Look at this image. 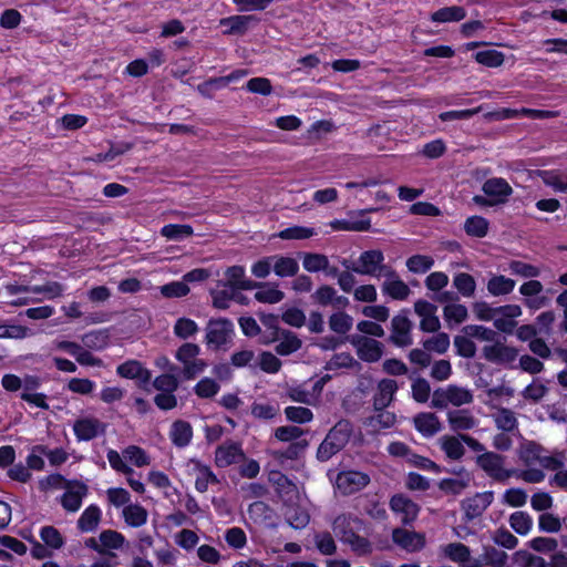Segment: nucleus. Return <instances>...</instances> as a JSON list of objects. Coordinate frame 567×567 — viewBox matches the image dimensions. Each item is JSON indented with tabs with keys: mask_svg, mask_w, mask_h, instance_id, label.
<instances>
[{
	"mask_svg": "<svg viewBox=\"0 0 567 567\" xmlns=\"http://www.w3.org/2000/svg\"><path fill=\"white\" fill-rule=\"evenodd\" d=\"M205 342L208 349H226L235 334L234 323L226 318L210 319L205 329Z\"/></svg>",
	"mask_w": 567,
	"mask_h": 567,
	"instance_id": "nucleus-2",
	"label": "nucleus"
},
{
	"mask_svg": "<svg viewBox=\"0 0 567 567\" xmlns=\"http://www.w3.org/2000/svg\"><path fill=\"white\" fill-rule=\"evenodd\" d=\"M384 255L379 249H370L360 254L353 272L361 276L381 278L391 268L384 262Z\"/></svg>",
	"mask_w": 567,
	"mask_h": 567,
	"instance_id": "nucleus-6",
	"label": "nucleus"
},
{
	"mask_svg": "<svg viewBox=\"0 0 567 567\" xmlns=\"http://www.w3.org/2000/svg\"><path fill=\"white\" fill-rule=\"evenodd\" d=\"M87 493V486L79 481H72L70 488L61 497V505L69 512H76L82 504V498Z\"/></svg>",
	"mask_w": 567,
	"mask_h": 567,
	"instance_id": "nucleus-27",
	"label": "nucleus"
},
{
	"mask_svg": "<svg viewBox=\"0 0 567 567\" xmlns=\"http://www.w3.org/2000/svg\"><path fill=\"white\" fill-rule=\"evenodd\" d=\"M516 281L504 275H493L486 285L489 295L494 297L506 296L513 292Z\"/></svg>",
	"mask_w": 567,
	"mask_h": 567,
	"instance_id": "nucleus-31",
	"label": "nucleus"
},
{
	"mask_svg": "<svg viewBox=\"0 0 567 567\" xmlns=\"http://www.w3.org/2000/svg\"><path fill=\"white\" fill-rule=\"evenodd\" d=\"M370 481V476L364 472L342 471L336 477V487L342 495H351L368 486Z\"/></svg>",
	"mask_w": 567,
	"mask_h": 567,
	"instance_id": "nucleus-7",
	"label": "nucleus"
},
{
	"mask_svg": "<svg viewBox=\"0 0 567 567\" xmlns=\"http://www.w3.org/2000/svg\"><path fill=\"white\" fill-rule=\"evenodd\" d=\"M466 17V10L460 6L444 7L431 14V20L436 23L458 22Z\"/></svg>",
	"mask_w": 567,
	"mask_h": 567,
	"instance_id": "nucleus-36",
	"label": "nucleus"
},
{
	"mask_svg": "<svg viewBox=\"0 0 567 567\" xmlns=\"http://www.w3.org/2000/svg\"><path fill=\"white\" fill-rule=\"evenodd\" d=\"M316 548L324 556H331L337 551V544L329 532H319L313 536Z\"/></svg>",
	"mask_w": 567,
	"mask_h": 567,
	"instance_id": "nucleus-49",
	"label": "nucleus"
},
{
	"mask_svg": "<svg viewBox=\"0 0 567 567\" xmlns=\"http://www.w3.org/2000/svg\"><path fill=\"white\" fill-rule=\"evenodd\" d=\"M483 357L492 363L508 365L518 357V350L509 347L499 340H495L492 344L483 348Z\"/></svg>",
	"mask_w": 567,
	"mask_h": 567,
	"instance_id": "nucleus-9",
	"label": "nucleus"
},
{
	"mask_svg": "<svg viewBox=\"0 0 567 567\" xmlns=\"http://www.w3.org/2000/svg\"><path fill=\"white\" fill-rule=\"evenodd\" d=\"M488 220L482 216H471L464 223V230L468 236L483 238L488 231Z\"/></svg>",
	"mask_w": 567,
	"mask_h": 567,
	"instance_id": "nucleus-43",
	"label": "nucleus"
},
{
	"mask_svg": "<svg viewBox=\"0 0 567 567\" xmlns=\"http://www.w3.org/2000/svg\"><path fill=\"white\" fill-rule=\"evenodd\" d=\"M73 431L79 441H91L104 432V424L95 417H83L74 422Z\"/></svg>",
	"mask_w": 567,
	"mask_h": 567,
	"instance_id": "nucleus-22",
	"label": "nucleus"
},
{
	"mask_svg": "<svg viewBox=\"0 0 567 567\" xmlns=\"http://www.w3.org/2000/svg\"><path fill=\"white\" fill-rule=\"evenodd\" d=\"M199 346L195 343H183L175 353V359L183 365V377L186 380H193L203 373L208 367L207 362L199 359Z\"/></svg>",
	"mask_w": 567,
	"mask_h": 567,
	"instance_id": "nucleus-3",
	"label": "nucleus"
},
{
	"mask_svg": "<svg viewBox=\"0 0 567 567\" xmlns=\"http://www.w3.org/2000/svg\"><path fill=\"white\" fill-rule=\"evenodd\" d=\"M392 540L395 545L410 553L421 550L425 545V537L423 534L404 528L393 529Z\"/></svg>",
	"mask_w": 567,
	"mask_h": 567,
	"instance_id": "nucleus-20",
	"label": "nucleus"
},
{
	"mask_svg": "<svg viewBox=\"0 0 567 567\" xmlns=\"http://www.w3.org/2000/svg\"><path fill=\"white\" fill-rule=\"evenodd\" d=\"M482 190L495 205L506 204L513 194L512 186L502 177L486 179L482 185Z\"/></svg>",
	"mask_w": 567,
	"mask_h": 567,
	"instance_id": "nucleus-12",
	"label": "nucleus"
},
{
	"mask_svg": "<svg viewBox=\"0 0 567 567\" xmlns=\"http://www.w3.org/2000/svg\"><path fill=\"white\" fill-rule=\"evenodd\" d=\"M375 414L365 420V425L373 432H379L384 429H390L396 423V415L393 412L383 410H375Z\"/></svg>",
	"mask_w": 567,
	"mask_h": 567,
	"instance_id": "nucleus-34",
	"label": "nucleus"
},
{
	"mask_svg": "<svg viewBox=\"0 0 567 567\" xmlns=\"http://www.w3.org/2000/svg\"><path fill=\"white\" fill-rule=\"evenodd\" d=\"M174 540L177 546L189 551L198 545L199 537L194 530L184 528L174 535Z\"/></svg>",
	"mask_w": 567,
	"mask_h": 567,
	"instance_id": "nucleus-60",
	"label": "nucleus"
},
{
	"mask_svg": "<svg viewBox=\"0 0 567 567\" xmlns=\"http://www.w3.org/2000/svg\"><path fill=\"white\" fill-rule=\"evenodd\" d=\"M446 558L454 563L462 564L463 567H481L477 559L471 560L470 548L462 543H451L442 548Z\"/></svg>",
	"mask_w": 567,
	"mask_h": 567,
	"instance_id": "nucleus-23",
	"label": "nucleus"
},
{
	"mask_svg": "<svg viewBox=\"0 0 567 567\" xmlns=\"http://www.w3.org/2000/svg\"><path fill=\"white\" fill-rule=\"evenodd\" d=\"M467 308L458 302L450 303L443 308V317L447 322L460 324L467 319Z\"/></svg>",
	"mask_w": 567,
	"mask_h": 567,
	"instance_id": "nucleus-50",
	"label": "nucleus"
},
{
	"mask_svg": "<svg viewBox=\"0 0 567 567\" xmlns=\"http://www.w3.org/2000/svg\"><path fill=\"white\" fill-rule=\"evenodd\" d=\"M272 341L277 342L275 351L279 355H289L298 351L302 346L298 336L289 330L276 329V336L272 338Z\"/></svg>",
	"mask_w": 567,
	"mask_h": 567,
	"instance_id": "nucleus-25",
	"label": "nucleus"
},
{
	"mask_svg": "<svg viewBox=\"0 0 567 567\" xmlns=\"http://www.w3.org/2000/svg\"><path fill=\"white\" fill-rule=\"evenodd\" d=\"M101 511L97 506L91 505L89 506L80 516L78 520V527L82 532H92L94 530L100 522Z\"/></svg>",
	"mask_w": 567,
	"mask_h": 567,
	"instance_id": "nucleus-42",
	"label": "nucleus"
},
{
	"mask_svg": "<svg viewBox=\"0 0 567 567\" xmlns=\"http://www.w3.org/2000/svg\"><path fill=\"white\" fill-rule=\"evenodd\" d=\"M40 537L44 545L52 549H60L64 545L63 536L54 526H43Z\"/></svg>",
	"mask_w": 567,
	"mask_h": 567,
	"instance_id": "nucleus-57",
	"label": "nucleus"
},
{
	"mask_svg": "<svg viewBox=\"0 0 567 567\" xmlns=\"http://www.w3.org/2000/svg\"><path fill=\"white\" fill-rule=\"evenodd\" d=\"M476 465L492 480L505 483L514 476L515 470L505 468V457L495 452H484L476 456Z\"/></svg>",
	"mask_w": 567,
	"mask_h": 567,
	"instance_id": "nucleus-5",
	"label": "nucleus"
},
{
	"mask_svg": "<svg viewBox=\"0 0 567 567\" xmlns=\"http://www.w3.org/2000/svg\"><path fill=\"white\" fill-rule=\"evenodd\" d=\"M398 391V383L393 379H383L378 383L377 391L373 395L374 410L386 409Z\"/></svg>",
	"mask_w": 567,
	"mask_h": 567,
	"instance_id": "nucleus-24",
	"label": "nucleus"
},
{
	"mask_svg": "<svg viewBox=\"0 0 567 567\" xmlns=\"http://www.w3.org/2000/svg\"><path fill=\"white\" fill-rule=\"evenodd\" d=\"M464 333L470 338H475L485 342H494L497 338V332L491 328L478 326V324H468L463 328Z\"/></svg>",
	"mask_w": 567,
	"mask_h": 567,
	"instance_id": "nucleus-54",
	"label": "nucleus"
},
{
	"mask_svg": "<svg viewBox=\"0 0 567 567\" xmlns=\"http://www.w3.org/2000/svg\"><path fill=\"white\" fill-rule=\"evenodd\" d=\"M110 336L105 330L91 331L82 337L84 347L92 350H102L107 347Z\"/></svg>",
	"mask_w": 567,
	"mask_h": 567,
	"instance_id": "nucleus-47",
	"label": "nucleus"
},
{
	"mask_svg": "<svg viewBox=\"0 0 567 567\" xmlns=\"http://www.w3.org/2000/svg\"><path fill=\"white\" fill-rule=\"evenodd\" d=\"M412 398L419 403H425L431 395V385L424 378H416L411 384Z\"/></svg>",
	"mask_w": 567,
	"mask_h": 567,
	"instance_id": "nucleus-62",
	"label": "nucleus"
},
{
	"mask_svg": "<svg viewBox=\"0 0 567 567\" xmlns=\"http://www.w3.org/2000/svg\"><path fill=\"white\" fill-rule=\"evenodd\" d=\"M313 303L321 307L331 306L336 309H344L350 301L346 296L338 295V291L330 285H321L311 295Z\"/></svg>",
	"mask_w": 567,
	"mask_h": 567,
	"instance_id": "nucleus-13",
	"label": "nucleus"
},
{
	"mask_svg": "<svg viewBox=\"0 0 567 567\" xmlns=\"http://www.w3.org/2000/svg\"><path fill=\"white\" fill-rule=\"evenodd\" d=\"M390 507L394 513L402 515L401 520L405 525L414 522L420 512L419 505L403 494L393 495Z\"/></svg>",
	"mask_w": 567,
	"mask_h": 567,
	"instance_id": "nucleus-21",
	"label": "nucleus"
},
{
	"mask_svg": "<svg viewBox=\"0 0 567 567\" xmlns=\"http://www.w3.org/2000/svg\"><path fill=\"white\" fill-rule=\"evenodd\" d=\"M303 430L295 425L279 426L274 431V436L279 442L292 443L300 441Z\"/></svg>",
	"mask_w": 567,
	"mask_h": 567,
	"instance_id": "nucleus-59",
	"label": "nucleus"
},
{
	"mask_svg": "<svg viewBox=\"0 0 567 567\" xmlns=\"http://www.w3.org/2000/svg\"><path fill=\"white\" fill-rule=\"evenodd\" d=\"M272 270L278 277H293L299 271L298 261L288 256L274 255L272 256Z\"/></svg>",
	"mask_w": 567,
	"mask_h": 567,
	"instance_id": "nucleus-32",
	"label": "nucleus"
},
{
	"mask_svg": "<svg viewBox=\"0 0 567 567\" xmlns=\"http://www.w3.org/2000/svg\"><path fill=\"white\" fill-rule=\"evenodd\" d=\"M285 298V292L276 286L262 282V286L255 293V299L262 303H278Z\"/></svg>",
	"mask_w": 567,
	"mask_h": 567,
	"instance_id": "nucleus-40",
	"label": "nucleus"
},
{
	"mask_svg": "<svg viewBox=\"0 0 567 567\" xmlns=\"http://www.w3.org/2000/svg\"><path fill=\"white\" fill-rule=\"evenodd\" d=\"M254 16H233L220 20V24L227 27L226 33H244L248 29L251 21H255Z\"/></svg>",
	"mask_w": 567,
	"mask_h": 567,
	"instance_id": "nucleus-41",
	"label": "nucleus"
},
{
	"mask_svg": "<svg viewBox=\"0 0 567 567\" xmlns=\"http://www.w3.org/2000/svg\"><path fill=\"white\" fill-rule=\"evenodd\" d=\"M225 542L230 548L243 549L247 545V536L243 528L231 527L224 534Z\"/></svg>",
	"mask_w": 567,
	"mask_h": 567,
	"instance_id": "nucleus-63",
	"label": "nucleus"
},
{
	"mask_svg": "<svg viewBox=\"0 0 567 567\" xmlns=\"http://www.w3.org/2000/svg\"><path fill=\"white\" fill-rule=\"evenodd\" d=\"M364 520L353 513L337 515L331 528L338 539L348 546L358 556H368L373 551V545L369 538L359 534L364 528Z\"/></svg>",
	"mask_w": 567,
	"mask_h": 567,
	"instance_id": "nucleus-1",
	"label": "nucleus"
},
{
	"mask_svg": "<svg viewBox=\"0 0 567 567\" xmlns=\"http://www.w3.org/2000/svg\"><path fill=\"white\" fill-rule=\"evenodd\" d=\"M414 311L421 318L420 329L424 332H437L441 328L440 319L436 315L437 307L423 299L414 302Z\"/></svg>",
	"mask_w": 567,
	"mask_h": 567,
	"instance_id": "nucleus-10",
	"label": "nucleus"
},
{
	"mask_svg": "<svg viewBox=\"0 0 567 567\" xmlns=\"http://www.w3.org/2000/svg\"><path fill=\"white\" fill-rule=\"evenodd\" d=\"M492 417L496 427L503 432H513L518 427L515 413L507 408H498Z\"/></svg>",
	"mask_w": 567,
	"mask_h": 567,
	"instance_id": "nucleus-37",
	"label": "nucleus"
},
{
	"mask_svg": "<svg viewBox=\"0 0 567 567\" xmlns=\"http://www.w3.org/2000/svg\"><path fill=\"white\" fill-rule=\"evenodd\" d=\"M213 306L217 309H228L230 302L236 298V288L231 285L219 281L215 289L210 290Z\"/></svg>",
	"mask_w": 567,
	"mask_h": 567,
	"instance_id": "nucleus-30",
	"label": "nucleus"
},
{
	"mask_svg": "<svg viewBox=\"0 0 567 567\" xmlns=\"http://www.w3.org/2000/svg\"><path fill=\"white\" fill-rule=\"evenodd\" d=\"M285 415L288 421L298 424L309 423L313 419L312 411L305 406H287L285 409Z\"/></svg>",
	"mask_w": 567,
	"mask_h": 567,
	"instance_id": "nucleus-58",
	"label": "nucleus"
},
{
	"mask_svg": "<svg viewBox=\"0 0 567 567\" xmlns=\"http://www.w3.org/2000/svg\"><path fill=\"white\" fill-rule=\"evenodd\" d=\"M545 185L554 188L556 192L567 193V175L556 171H545L540 174Z\"/></svg>",
	"mask_w": 567,
	"mask_h": 567,
	"instance_id": "nucleus-56",
	"label": "nucleus"
},
{
	"mask_svg": "<svg viewBox=\"0 0 567 567\" xmlns=\"http://www.w3.org/2000/svg\"><path fill=\"white\" fill-rule=\"evenodd\" d=\"M446 420L453 432L462 434V432L474 430L478 426L480 420L473 415L467 409L451 410L446 413Z\"/></svg>",
	"mask_w": 567,
	"mask_h": 567,
	"instance_id": "nucleus-16",
	"label": "nucleus"
},
{
	"mask_svg": "<svg viewBox=\"0 0 567 567\" xmlns=\"http://www.w3.org/2000/svg\"><path fill=\"white\" fill-rule=\"evenodd\" d=\"M308 442L306 440L292 442L285 450L274 451L271 455L279 461L297 460L299 455L307 449Z\"/></svg>",
	"mask_w": 567,
	"mask_h": 567,
	"instance_id": "nucleus-53",
	"label": "nucleus"
},
{
	"mask_svg": "<svg viewBox=\"0 0 567 567\" xmlns=\"http://www.w3.org/2000/svg\"><path fill=\"white\" fill-rule=\"evenodd\" d=\"M302 267L308 272H324L327 277H336L338 268L330 266L329 258L319 252H303L301 255Z\"/></svg>",
	"mask_w": 567,
	"mask_h": 567,
	"instance_id": "nucleus-19",
	"label": "nucleus"
},
{
	"mask_svg": "<svg viewBox=\"0 0 567 567\" xmlns=\"http://www.w3.org/2000/svg\"><path fill=\"white\" fill-rule=\"evenodd\" d=\"M453 286L464 298H472L475 295L476 281L467 272H458L453 277Z\"/></svg>",
	"mask_w": 567,
	"mask_h": 567,
	"instance_id": "nucleus-38",
	"label": "nucleus"
},
{
	"mask_svg": "<svg viewBox=\"0 0 567 567\" xmlns=\"http://www.w3.org/2000/svg\"><path fill=\"white\" fill-rule=\"evenodd\" d=\"M423 348L429 352L443 354L450 347V337L445 332H437L422 342Z\"/></svg>",
	"mask_w": 567,
	"mask_h": 567,
	"instance_id": "nucleus-46",
	"label": "nucleus"
},
{
	"mask_svg": "<svg viewBox=\"0 0 567 567\" xmlns=\"http://www.w3.org/2000/svg\"><path fill=\"white\" fill-rule=\"evenodd\" d=\"M493 501L494 493L492 491L476 493L474 496L463 501L462 508L466 518L472 520L480 517Z\"/></svg>",
	"mask_w": 567,
	"mask_h": 567,
	"instance_id": "nucleus-18",
	"label": "nucleus"
},
{
	"mask_svg": "<svg viewBox=\"0 0 567 567\" xmlns=\"http://www.w3.org/2000/svg\"><path fill=\"white\" fill-rule=\"evenodd\" d=\"M383 278L385 279L381 285L383 295L394 300H405L410 296L411 289L392 267L383 275Z\"/></svg>",
	"mask_w": 567,
	"mask_h": 567,
	"instance_id": "nucleus-14",
	"label": "nucleus"
},
{
	"mask_svg": "<svg viewBox=\"0 0 567 567\" xmlns=\"http://www.w3.org/2000/svg\"><path fill=\"white\" fill-rule=\"evenodd\" d=\"M434 265V259L430 256L414 255L408 258L406 267L411 272L424 274Z\"/></svg>",
	"mask_w": 567,
	"mask_h": 567,
	"instance_id": "nucleus-61",
	"label": "nucleus"
},
{
	"mask_svg": "<svg viewBox=\"0 0 567 567\" xmlns=\"http://www.w3.org/2000/svg\"><path fill=\"white\" fill-rule=\"evenodd\" d=\"M508 560V555L494 546H483V551L480 556V564L489 567H505Z\"/></svg>",
	"mask_w": 567,
	"mask_h": 567,
	"instance_id": "nucleus-35",
	"label": "nucleus"
},
{
	"mask_svg": "<svg viewBox=\"0 0 567 567\" xmlns=\"http://www.w3.org/2000/svg\"><path fill=\"white\" fill-rule=\"evenodd\" d=\"M508 270L511 271L512 275L518 276V277L525 278V279L537 278L540 276L539 267L528 264V262H525V261H522V260H516V259L511 260L508 262Z\"/></svg>",
	"mask_w": 567,
	"mask_h": 567,
	"instance_id": "nucleus-39",
	"label": "nucleus"
},
{
	"mask_svg": "<svg viewBox=\"0 0 567 567\" xmlns=\"http://www.w3.org/2000/svg\"><path fill=\"white\" fill-rule=\"evenodd\" d=\"M462 435H443L439 439V445L445 456L453 461H460L465 454Z\"/></svg>",
	"mask_w": 567,
	"mask_h": 567,
	"instance_id": "nucleus-29",
	"label": "nucleus"
},
{
	"mask_svg": "<svg viewBox=\"0 0 567 567\" xmlns=\"http://www.w3.org/2000/svg\"><path fill=\"white\" fill-rule=\"evenodd\" d=\"M412 321L404 315H396L391 320V334L390 341L400 348L409 347L412 344L413 339L411 334Z\"/></svg>",
	"mask_w": 567,
	"mask_h": 567,
	"instance_id": "nucleus-11",
	"label": "nucleus"
},
{
	"mask_svg": "<svg viewBox=\"0 0 567 567\" xmlns=\"http://www.w3.org/2000/svg\"><path fill=\"white\" fill-rule=\"evenodd\" d=\"M474 400L473 393L463 386L450 384L446 388H439L433 392L431 405L434 409H446L450 404L462 406L471 404Z\"/></svg>",
	"mask_w": 567,
	"mask_h": 567,
	"instance_id": "nucleus-4",
	"label": "nucleus"
},
{
	"mask_svg": "<svg viewBox=\"0 0 567 567\" xmlns=\"http://www.w3.org/2000/svg\"><path fill=\"white\" fill-rule=\"evenodd\" d=\"M477 63L487 68H497L504 63V54L501 51L488 49L474 54Z\"/></svg>",
	"mask_w": 567,
	"mask_h": 567,
	"instance_id": "nucleus-51",
	"label": "nucleus"
},
{
	"mask_svg": "<svg viewBox=\"0 0 567 567\" xmlns=\"http://www.w3.org/2000/svg\"><path fill=\"white\" fill-rule=\"evenodd\" d=\"M546 450L535 441L524 442L518 450V457L526 466L538 464Z\"/></svg>",
	"mask_w": 567,
	"mask_h": 567,
	"instance_id": "nucleus-33",
	"label": "nucleus"
},
{
	"mask_svg": "<svg viewBox=\"0 0 567 567\" xmlns=\"http://www.w3.org/2000/svg\"><path fill=\"white\" fill-rule=\"evenodd\" d=\"M187 471L190 475L195 476V487L199 493H205L209 484L218 483V478L210 467L198 460H189Z\"/></svg>",
	"mask_w": 567,
	"mask_h": 567,
	"instance_id": "nucleus-15",
	"label": "nucleus"
},
{
	"mask_svg": "<svg viewBox=\"0 0 567 567\" xmlns=\"http://www.w3.org/2000/svg\"><path fill=\"white\" fill-rule=\"evenodd\" d=\"M358 357L365 362H377L383 355V344L363 334H353L350 340Z\"/></svg>",
	"mask_w": 567,
	"mask_h": 567,
	"instance_id": "nucleus-8",
	"label": "nucleus"
},
{
	"mask_svg": "<svg viewBox=\"0 0 567 567\" xmlns=\"http://www.w3.org/2000/svg\"><path fill=\"white\" fill-rule=\"evenodd\" d=\"M161 234L169 240H183L193 235V228L189 225L168 224L161 229Z\"/></svg>",
	"mask_w": 567,
	"mask_h": 567,
	"instance_id": "nucleus-52",
	"label": "nucleus"
},
{
	"mask_svg": "<svg viewBox=\"0 0 567 567\" xmlns=\"http://www.w3.org/2000/svg\"><path fill=\"white\" fill-rule=\"evenodd\" d=\"M241 445L237 442H225L215 451V463L218 467H227L245 460Z\"/></svg>",
	"mask_w": 567,
	"mask_h": 567,
	"instance_id": "nucleus-17",
	"label": "nucleus"
},
{
	"mask_svg": "<svg viewBox=\"0 0 567 567\" xmlns=\"http://www.w3.org/2000/svg\"><path fill=\"white\" fill-rule=\"evenodd\" d=\"M168 436L174 446L184 449L188 446L193 440V427L187 421L176 420L169 427Z\"/></svg>",
	"mask_w": 567,
	"mask_h": 567,
	"instance_id": "nucleus-26",
	"label": "nucleus"
},
{
	"mask_svg": "<svg viewBox=\"0 0 567 567\" xmlns=\"http://www.w3.org/2000/svg\"><path fill=\"white\" fill-rule=\"evenodd\" d=\"M511 527L519 535H527L533 527V518L526 512H515L509 516Z\"/></svg>",
	"mask_w": 567,
	"mask_h": 567,
	"instance_id": "nucleus-48",
	"label": "nucleus"
},
{
	"mask_svg": "<svg viewBox=\"0 0 567 567\" xmlns=\"http://www.w3.org/2000/svg\"><path fill=\"white\" fill-rule=\"evenodd\" d=\"M415 430L424 437H432L441 431V422L432 412H421L413 417Z\"/></svg>",
	"mask_w": 567,
	"mask_h": 567,
	"instance_id": "nucleus-28",
	"label": "nucleus"
},
{
	"mask_svg": "<svg viewBox=\"0 0 567 567\" xmlns=\"http://www.w3.org/2000/svg\"><path fill=\"white\" fill-rule=\"evenodd\" d=\"M329 328L339 334L349 332L353 324V318L343 311H338L329 317Z\"/></svg>",
	"mask_w": 567,
	"mask_h": 567,
	"instance_id": "nucleus-45",
	"label": "nucleus"
},
{
	"mask_svg": "<svg viewBox=\"0 0 567 567\" xmlns=\"http://www.w3.org/2000/svg\"><path fill=\"white\" fill-rule=\"evenodd\" d=\"M351 434V422L348 420H341L329 431L327 436L329 440H333L340 446L344 447V445L349 442Z\"/></svg>",
	"mask_w": 567,
	"mask_h": 567,
	"instance_id": "nucleus-44",
	"label": "nucleus"
},
{
	"mask_svg": "<svg viewBox=\"0 0 567 567\" xmlns=\"http://www.w3.org/2000/svg\"><path fill=\"white\" fill-rule=\"evenodd\" d=\"M316 235L313 228L303 227V226H292L286 229L280 230L277 234V237L284 240H300L308 239Z\"/></svg>",
	"mask_w": 567,
	"mask_h": 567,
	"instance_id": "nucleus-55",
	"label": "nucleus"
},
{
	"mask_svg": "<svg viewBox=\"0 0 567 567\" xmlns=\"http://www.w3.org/2000/svg\"><path fill=\"white\" fill-rule=\"evenodd\" d=\"M527 493L519 487H512L504 492L503 503L512 507H522L527 503Z\"/></svg>",
	"mask_w": 567,
	"mask_h": 567,
	"instance_id": "nucleus-64",
	"label": "nucleus"
}]
</instances>
